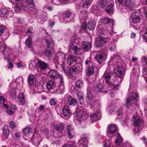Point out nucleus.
I'll return each mask as SVG.
<instances>
[{
	"instance_id": "c03bdc74",
	"label": "nucleus",
	"mask_w": 147,
	"mask_h": 147,
	"mask_svg": "<svg viewBox=\"0 0 147 147\" xmlns=\"http://www.w3.org/2000/svg\"><path fill=\"white\" fill-rule=\"evenodd\" d=\"M34 76L33 75L30 74L28 78V82L29 85H32L34 83Z\"/></svg>"
},
{
	"instance_id": "bb28decb",
	"label": "nucleus",
	"mask_w": 147,
	"mask_h": 147,
	"mask_svg": "<svg viewBox=\"0 0 147 147\" xmlns=\"http://www.w3.org/2000/svg\"><path fill=\"white\" fill-rule=\"evenodd\" d=\"M46 45L48 49L51 48L53 45V41L50 35H47L45 38Z\"/></svg>"
},
{
	"instance_id": "f03ea898",
	"label": "nucleus",
	"mask_w": 147,
	"mask_h": 147,
	"mask_svg": "<svg viewBox=\"0 0 147 147\" xmlns=\"http://www.w3.org/2000/svg\"><path fill=\"white\" fill-rule=\"evenodd\" d=\"M117 132V128L115 124H113L110 125L107 127L106 131L107 136L110 138H111L115 134L117 138V140L115 141L116 145H119L122 141L123 139L121 135Z\"/></svg>"
},
{
	"instance_id": "0eeeda50",
	"label": "nucleus",
	"mask_w": 147,
	"mask_h": 147,
	"mask_svg": "<svg viewBox=\"0 0 147 147\" xmlns=\"http://www.w3.org/2000/svg\"><path fill=\"white\" fill-rule=\"evenodd\" d=\"M42 140V138L39 134L35 133L31 138L30 141L36 146H38Z\"/></svg>"
},
{
	"instance_id": "a878e982",
	"label": "nucleus",
	"mask_w": 147,
	"mask_h": 147,
	"mask_svg": "<svg viewBox=\"0 0 147 147\" xmlns=\"http://www.w3.org/2000/svg\"><path fill=\"white\" fill-rule=\"evenodd\" d=\"M15 9L16 11H28V9L24 5V4L22 3H16V7L15 8Z\"/></svg>"
},
{
	"instance_id": "de8ad7c7",
	"label": "nucleus",
	"mask_w": 147,
	"mask_h": 147,
	"mask_svg": "<svg viewBox=\"0 0 147 147\" xmlns=\"http://www.w3.org/2000/svg\"><path fill=\"white\" fill-rule=\"evenodd\" d=\"M87 16V13L86 11H82L80 14L81 17H80V19L81 20V21L83 20V21L85 22V21H86V18Z\"/></svg>"
},
{
	"instance_id": "7c9ffc66",
	"label": "nucleus",
	"mask_w": 147,
	"mask_h": 147,
	"mask_svg": "<svg viewBox=\"0 0 147 147\" xmlns=\"http://www.w3.org/2000/svg\"><path fill=\"white\" fill-rule=\"evenodd\" d=\"M83 82L80 80H78L76 83V85L74 87V92H76L83 85Z\"/></svg>"
},
{
	"instance_id": "3c124183",
	"label": "nucleus",
	"mask_w": 147,
	"mask_h": 147,
	"mask_svg": "<svg viewBox=\"0 0 147 147\" xmlns=\"http://www.w3.org/2000/svg\"><path fill=\"white\" fill-rule=\"evenodd\" d=\"M91 12L95 15L98 14L99 11L97 6L96 5L93 6L91 9Z\"/></svg>"
},
{
	"instance_id": "0e129e2a",
	"label": "nucleus",
	"mask_w": 147,
	"mask_h": 147,
	"mask_svg": "<svg viewBox=\"0 0 147 147\" xmlns=\"http://www.w3.org/2000/svg\"><path fill=\"white\" fill-rule=\"evenodd\" d=\"M5 30L4 26L1 24L0 25V36H2V34L4 32Z\"/></svg>"
},
{
	"instance_id": "4468645a",
	"label": "nucleus",
	"mask_w": 147,
	"mask_h": 147,
	"mask_svg": "<svg viewBox=\"0 0 147 147\" xmlns=\"http://www.w3.org/2000/svg\"><path fill=\"white\" fill-rule=\"evenodd\" d=\"M23 132L24 134L23 136L25 140H27L32 135V130L31 128L27 127L24 129Z\"/></svg>"
},
{
	"instance_id": "ea45409f",
	"label": "nucleus",
	"mask_w": 147,
	"mask_h": 147,
	"mask_svg": "<svg viewBox=\"0 0 147 147\" xmlns=\"http://www.w3.org/2000/svg\"><path fill=\"white\" fill-rule=\"evenodd\" d=\"M46 86L47 89L50 90L54 88L55 87L56 85L53 81L49 80L47 82Z\"/></svg>"
},
{
	"instance_id": "39448f33",
	"label": "nucleus",
	"mask_w": 147,
	"mask_h": 147,
	"mask_svg": "<svg viewBox=\"0 0 147 147\" xmlns=\"http://www.w3.org/2000/svg\"><path fill=\"white\" fill-rule=\"evenodd\" d=\"M138 94L136 92H132L126 101V107L133 109L132 107L135 105L138 100Z\"/></svg>"
},
{
	"instance_id": "58836bf2",
	"label": "nucleus",
	"mask_w": 147,
	"mask_h": 147,
	"mask_svg": "<svg viewBox=\"0 0 147 147\" xmlns=\"http://www.w3.org/2000/svg\"><path fill=\"white\" fill-rule=\"evenodd\" d=\"M96 24V22L94 21H89L86 25V27L89 30H93L94 29Z\"/></svg>"
},
{
	"instance_id": "f8f14e48",
	"label": "nucleus",
	"mask_w": 147,
	"mask_h": 147,
	"mask_svg": "<svg viewBox=\"0 0 147 147\" xmlns=\"http://www.w3.org/2000/svg\"><path fill=\"white\" fill-rule=\"evenodd\" d=\"M107 39L101 36H98L95 41L96 47H103L106 43Z\"/></svg>"
},
{
	"instance_id": "49530a36",
	"label": "nucleus",
	"mask_w": 147,
	"mask_h": 147,
	"mask_svg": "<svg viewBox=\"0 0 147 147\" xmlns=\"http://www.w3.org/2000/svg\"><path fill=\"white\" fill-rule=\"evenodd\" d=\"M43 14L42 16H41L40 17V18H39L38 20L40 21V23L41 24H42L45 21L47 20V14L46 12H43Z\"/></svg>"
},
{
	"instance_id": "f3484780",
	"label": "nucleus",
	"mask_w": 147,
	"mask_h": 147,
	"mask_svg": "<svg viewBox=\"0 0 147 147\" xmlns=\"http://www.w3.org/2000/svg\"><path fill=\"white\" fill-rule=\"evenodd\" d=\"M11 10L10 9L8 8L1 9L0 10V16L4 17L6 15L8 17H11L12 15Z\"/></svg>"
},
{
	"instance_id": "4be33fe9",
	"label": "nucleus",
	"mask_w": 147,
	"mask_h": 147,
	"mask_svg": "<svg viewBox=\"0 0 147 147\" xmlns=\"http://www.w3.org/2000/svg\"><path fill=\"white\" fill-rule=\"evenodd\" d=\"M63 117H69L71 115V111L69 107L67 105H65L62 109Z\"/></svg>"
},
{
	"instance_id": "dca6fc26",
	"label": "nucleus",
	"mask_w": 147,
	"mask_h": 147,
	"mask_svg": "<svg viewBox=\"0 0 147 147\" xmlns=\"http://www.w3.org/2000/svg\"><path fill=\"white\" fill-rule=\"evenodd\" d=\"M63 18L65 22H69L74 18V14L69 11H64L63 14Z\"/></svg>"
},
{
	"instance_id": "2f4dec72",
	"label": "nucleus",
	"mask_w": 147,
	"mask_h": 147,
	"mask_svg": "<svg viewBox=\"0 0 147 147\" xmlns=\"http://www.w3.org/2000/svg\"><path fill=\"white\" fill-rule=\"evenodd\" d=\"M113 20L109 18L103 17L101 18L99 20V22L105 24H108L113 22Z\"/></svg>"
},
{
	"instance_id": "6e6d98bb",
	"label": "nucleus",
	"mask_w": 147,
	"mask_h": 147,
	"mask_svg": "<svg viewBox=\"0 0 147 147\" xmlns=\"http://www.w3.org/2000/svg\"><path fill=\"white\" fill-rule=\"evenodd\" d=\"M98 4L101 7L103 8L107 5V1H99Z\"/></svg>"
},
{
	"instance_id": "2eb2a0df",
	"label": "nucleus",
	"mask_w": 147,
	"mask_h": 147,
	"mask_svg": "<svg viewBox=\"0 0 147 147\" xmlns=\"http://www.w3.org/2000/svg\"><path fill=\"white\" fill-rule=\"evenodd\" d=\"M47 76L51 79H54L58 78L59 80V77L61 76H62L61 75H60L57 71L52 69H50V71L48 73Z\"/></svg>"
},
{
	"instance_id": "774afa93",
	"label": "nucleus",
	"mask_w": 147,
	"mask_h": 147,
	"mask_svg": "<svg viewBox=\"0 0 147 147\" xmlns=\"http://www.w3.org/2000/svg\"><path fill=\"white\" fill-rule=\"evenodd\" d=\"M144 33L143 36V38L145 41L147 42V28H146L144 30Z\"/></svg>"
},
{
	"instance_id": "c756f323",
	"label": "nucleus",
	"mask_w": 147,
	"mask_h": 147,
	"mask_svg": "<svg viewBox=\"0 0 147 147\" xmlns=\"http://www.w3.org/2000/svg\"><path fill=\"white\" fill-rule=\"evenodd\" d=\"M79 70L78 66H73L69 69V74L72 75H75L78 73Z\"/></svg>"
},
{
	"instance_id": "72a5a7b5",
	"label": "nucleus",
	"mask_w": 147,
	"mask_h": 147,
	"mask_svg": "<svg viewBox=\"0 0 147 147\" xmlns=\"http://www.w3.org/2000/svg\"><path fill=\"white\" fill-rule=\"evenodd\" d=\"M12 135L14 140L18 142L20 138V133L16 131H13L12 132Z\"/></svg>"
},
{
	"instance_id": "aec40b11",
	"label": "nucleus",
	"mask_w": 147,
	"mask_h": 147,
	"mask_svg": "<svg viewBox=\"0 0 147 147\" xmlns=\"http://www.w3.org/2000/svg\"><path fill=\"white\" fill-rule=\"evenodd\" d=\"M132 20L134 23H139L140 21L141 18L139 16V14L137 12L133 13L131 15Z\"/></svg>"
},
{
	"instance_id": "338daca9",
	"label": "nucleus",
	"mask_w": 147,
	"mask_h": 147,
	"mask_svg": "<svg viewBox=\"0 0 147 147\" xmlns=\"http://www.w3.org/2000/svg\"><path fill=\"white\" fill-rule=\"evenodd\" d=\"M61 1H52V3L53 4L52 5H59L62 4L61 3Z\"/></svg>"
},
{
	"instance_id": "a211bd4d",
	"label": "nucleus",
	"mask_w": 147,
	"mask_h": 147,
	"mask_svg": "<svg viewBox=\"0 0 147 147\" xmlns=\"http://www.w3.org/2000/svg\"><path fill=\"white\" fill-rule=\"evenodd\" d=\"M81 139L78 141L79 147H86L88 143V138L86 135L81 137Z\"/></svg>"
},
{
	"instance_id": "864d4df0",
	"label": "nucleus",
	"mask_w": 147,
	"mask_h": 147,
	"mask_svg": "<svg viewBox=\"0 0 147 147\" xmlns=\"http://www.w3.org/2000/svg\"><path fill=\"white\" fill-rule=\"evenodd\" d=\"M3 134L4 136L7 138L9 134V131L7 127H5L3 128Z\"/></svg>"
},
{
	"instance_id": "9b49d317",
	"label": "nucleus",
	"mask_w": 147,
	"mask_h": 147,
	"mask_svg": "<svg viewBox=\"0 0 147 147\" xmlns=\"http://www.w3.org/2000/svg\"><path fill=\"white\" fill-rule=\"evenodd\" d=\"M59 78L60 85L57 88L55 92V93L58 94H63L64 92L65 89L63 77L62 76H61Z\"/></svg>"
},
{
	"instance_id": "7ed1b4c3",
	"label": "nucleus",
	"mask_w": 147,
	"mask_h": 147,
	"mask_svg": "<svg viewBox=\"0 0 147 147\" xmlns=\"http://www.w3.org/2000/svg\"><path fill=\"white\" fill-rule=\"evenodd\" d=\"M117 7L121 13L127 12V8H132L134 5V1H116Z\"/></svg>"
},
{
	"instance_id": "5fc2aeb1",
	"label": "nucleus",
	"mask_w": 147,
	"mask_h": 147,
	"mask_svg": "<svg viewBox=\"0 0 147 147\" xmlns=\"http://www.w3.org/2000/svg\"><path fill=\"white\" fill-rule=\"evenodd\" d=\"M86 97L88 100L91 101V99L94 98V96L92 94L91 91H88Z\"/></svg>"
},
{
	"instance_id": "a19ab883",
	"label": "nucleus",
	"mask_w": 147,
	"mask_h": 147,
	"mask_svg": "<svg viewBox=\"0 0 147 147\" xmlns=\"http://www.w3.org/2000/svg\"><path fill=\"white\" fill-rule=\"evenodd\" d=\"M76 92H77V95L79 99L80 104L82 105L84 102L83 94L82 92L78 91Z\"/></svg>"
},
{
	"instance_id": "bf43d9fd",
	"label": "nucleus",
	"mask_w": 147,
	"mask_h": 147,
	"mask_svg": "<svg viewBox=\"0 0 147 147\" xmlns=\"http://www.w3.org/2000/svg\"><path fill=\"white\" fill-rule=\"evenodd\" d=\"M49 102L51 105L54 106L57 104V100L55 98H52L50 100Z\"/></svg>"
},
{
	"instance_id": "e433bc0d",
	"label": "nucleus",
	"mask_w": 147,
	"mask_h": 147,
	"mask_svg": "<svg viewBox=\"0 0 147 147\" xmlns=\"http://www.w3.org/2000/svg\"><path fill=\"white\" fill-rule=\"evenodd\" d=\"M71 43H72L74 45L76 44L80 45L81 43L82 42V40L79 37H77L76 38H72L70 40Z\"/></svg>"
},
{
	"instance_id": "9d476101",
	"label": "nucleus",
	"mask_w": 147,
	"mask_h": 147,
	"mask_svg": "<svg viewBox=\"0 0 147 147\" xmlns=\"http://www.w3.org/2000/svg\"><path fill=\"white\" fill-rule=\"evenodd\" d=\"M26 8L28 10V11L27 12H30L33 13L36 12V9L34 7L33 1H26Z\"/></svg>"
},
{
	"instance_id": "69168bd1",
	"label": "nucleus",
	"mask_w": 147,
	"mask_h": 147,
	"mask_svg": "<svg viewBox=\"0 0 147 147\" xmlns=\"http://www.w3.org/2000/svg\"><path fill=\"white\" fill-rule=\"evenodd\" d=\"M109 48L111 51H114L116 49L115 44L111 42L109 45Z\"/></svg>"
},
{
	"instance_id": "f257e3e1",
	"label": "nucleus",
	"mask_w": 147,
	"mask_h": 147,
	"mask_svg": "<svg viewBox=\"0 0 147 147\" xmlns=\"http://www.w3.org/2000/svg\"><path fill=\"white\" fill-rule=\"evenodd\" d=\"M114 72L117 76L116 80L114 83L110 80L112 75L111 73L105 74L104 76L105 78L107 84L109 85L113 84L115 86H117L119 85L123 79L125 70L121 66L117 65L114 68Z\"/></svg>"
},
{
	"instance_id": "79ce46f5",
	"label": "nucleus",
	"mask_w": 147,
	"mask_h": 147,
	"mask_svg": "<svg viewBox=\"0 0 147 147\" xmlns=\"http://www.w3.org/2000/svg\"><path fill=\"white\" fill-rule=\"evenodd\" d=\"M10 107L9 109L7 110V113L10 115H12L14 113L17 109L16 106L13 104H10Z\"/></svg>"
},
{
	"instance_id": "a18cd8bd",
	"label": "nucleus",
	"mask_w": 147,
	"mask_h": 147,
	"mask_svg": "<svg viewBox=\"0 0 147 147\" xmlns=\"http://www.w3.org/2000/svg\"><path fill=\"white\" fill-rule=\"evenodd\" d=\"M26 45L27 47L28 48H31L32 47V40L31 37L30 36H28V38L26 40Z\"/></svg>"
},
{
	"instance_id": "603ef678",
	"label": "nucleus",
	"mask_w": 147,
	"mask_h": 147,
	"mask_svg": "<svg viewBox=\"0 0 147 147\" xmlns=\"http://www.w3.org/2000/svg\"><path fill=\"white\" fill-rule=\"evenodd\" d=\"M71 49L76 55L80 53V49L77 46L73 45L71 47Z\"/></svg>"
},
{
	"instance_id": "c85d7f7f",
	"label": "nucleus",
	"mask_w": 147,
	"mask_h": 147,
	"mask_svg": "<svg viewBox=\"0 0 147 147\" xmlns=\"http://www.w3.org/2000/svg\"><path fill=\"white\" fill-rule=\"evenodd\" d=\"M91 42L83 41L82 44V47L85 51H86L89 50L91 46Z\"/></svg>"
},
{
	"instance_id": "20e7f679",
	"label": "nucleus",
	"mask_w": 147,
	"mask_h": 147,
	"mask_svg": "<svg viewBox=\"0 0 147 147\" xmlns=\"http://www.w3.org/2000/svg\"><path fill=\"white\" fill-rule=\"evenodd\" d=\"M132 120L135 126L133 129L134 133L135 135H138L140 133L142 128L143 121L140 116L137 115L133 116Z\"/></svg>"
},
{
	"instance_id": "cd10ccee",
	"label": "nucleus",
	"mask_w": 147,
	"mask_h": 147,
	"mask_svg": "<svg viewBox=\"0 0 147 147\" xmlns=\"http://www.w3.org/2000/svg\"><path fill=\"white\" fill-rule=\"evenodd\" d=\"M37 65L40 69L43 70H45L49 66L48 64L40 60H38Z\"/></svg>"
},
{
	"instance_id": "ddd939ff",
	"label": "nucleus",
	"mask_w": 147,
	"mask_h": 147,
	"mask_svg": "<svg viewBox=\"0 0 147 147\" xmlns=\"http://www.w3.org/2000/svg\"><path fill=\"white\" fill-rule=\"evenodd\" d=\"M0 48L1 50H3V54L4 55V59L8 60L9 58L7 56V55H9V52L11 51L10 48L9 47L7 48L6 45L4 43H3L2 45L1 46Z\"/></svg>"
},
{
	"instance_id": "423d86ee",
	"label": "nucleus",
	"mask_w": 147,
	"mask_h": 147,
	"mask_svg": "<svg viewBox=\"0 0 147 147\" xmlns=\"http://www.w3.org/2000/svg\"><path fill=\"white\" fill-rule=\"evenodd\" d=\"M65 54L62 51L58 52L56 54L55 60H57V63L61 65L63 70L65 71Z\"/></svg>"
},
{
	"instance_id": "393cba45",
	"label": "nucleus",
	"mask_w": 147,
	"mask_h": 147,
	"mask_svg": "<svg viewBox=\"0 0 147 147\" xmlns=\"http://www.w3.org/2000/svg\"><path fill=\"white\" fill-rule=\"evenodd\" d=\"M65 97L67 98V103L69 105L75 106L76 105L77 103L76 100L73 98L71 96H69L66 95L65 96Z\"/></svg>"
},
{
	"instance_id": "680f3d73",
	"label": "nucleus",
	"mask_w": 147,
	"mask_h": 147,
	"mask_svg": "<svg viewBox=\"0 0 147 147\" xmlns=\"http://www.w3.org/2000/svg\"><path fill=\"white\" fill-rule=\"evenodd\" d=\"M143 74L144 78H147V66H146L144 65V66Z\"/></svg>"
},
{
	"instance_id": "c9c22d12",
	"label": "nucleus",
	"mask_w": 147,
	"mask_h": 147,
	"mask_svg": "<svg viewBox=\"0 0 147 147\" xmlns=\"http://www.w3.org/2000/svg\"><path fill=\"white\" fill-rule=\"evenodd\" d=\"M18 99L20 104H24L25 102V97L23 93H21L19 94Z\"/></svg>"
},
{
	"instance_id": "473e14b6",
	"label": "nucleus",
	"mask_w": 147,
	"mask_h": 147,
	"mask_svg": "<svg viewBox=\"0 0 147 147\" xmlns=\"http://www.w3.org/2000/svg\"><path fill=\"white\" fill-rule=\"evenodd\" d=\"M77 57L76 56L70 55L67 58V63L69 65H72L77 61Z\"/></svg>"
},
{
	"instance_id": "09e8293b",
	"label": "nucleus",
	"mask_w": 147,
	"mask_h": 147,
	"mask_svg": "<svg viewBox=\"0 0 147 147\" xmlns=\"http://www.w3.org/2000/svg\"><path fill=\"white\" fill-rule=\"evenodd\" d=\"M113 5L112 4L108 5L105 9L107 12L109 14L112 13L113 11Z\"/></svg>"
},
{
	"instance_id": "052dcab7",
	"label": "nucleus",
	"mask_w": 147,
	"mask_h": 147,
	"mask_svg": "<svg viewBox=\"0 0 147 147\" xmlns=\"http://www.w3.org/2000/svg\"><path fill=\"white\" fill-rule=\"evenodd\" d=\"M82 22H83V23L80 28V32L81 33H82V30L84 31L86 30V28H87L86 27V24L84 23L85 22L84 21H83Z\"/></svg>"
},
{
	"instance_id": "5701e85b",
	"label": "nucleus",
	"mask_w": 147,
	"mask_h": 147,
	"mask_svg": "<svg viewBox=\"0 0 147 147\" xmlns=\"http://www.w3.org/2000/svg\"><path fill=\"white\" fill-rule=\"evenodd\" d=\"M101 117V114L99 111L96 113H94L90 115V119L92 122H95L99 120Z\"/></svg>"
},
{
	"instance_id": "8fccbe9b",
	"label": "nucleus",
	"mask_w": 147,
	"mask_h": 147,
	"mask_svg": "<svg viewBox=\"0 0 147 147\" xmlns=\"http://www.w3.org/2000/svg\"><path fill=\"white\" fill-rule=\"evenodd\" d=\"M92 3L91 1H83L82 7L83 8H87Z\"/></svg>"
},
{
	"instance_id": "37998d69",
	"label": "nucleus",
	"mask_w": 147,
	"mask_h": 147,
	"mask_svg": "<svg viewBox=\"0 0 147 147\" xmlns=\"http://www.w3.org/2000/svg\"><path fill=\"white\" fill-rule=\"evenodd\" d=\"M63 124L61 123H58L54 125V128L57 131H59L60 132L63 129Z\"/></svg>"
},
{
	"instance_id": "b1692460",
	"label": "nucleus",
	"mask_w": 147,
	"mask_h": 147,
	"mask_svg": "<svg viewBox=\"0 0 147 147\" xmlns=\"http://www.w3.org/2000/svg\"><path fill=\"white\" fill-rule=\"evenodd\" d=\"M39 110L38 111H36L35 113V115L36 117H40L42 115L45 109V106L44 105H41L37 108Z\"/></svg>"
},
{
	"instance_id": "6e6552de",
	"label": "nucleus",
	"mask_w": 147,
	"mask_h": 147,
	"mask_svg": "<svg viewBox=\"0 0 147 147\" xmlns=\"http://www.w3.org/2000/svg\"><path fill=\"white\" fill-rule=\"evenodd\" d=\"M76 115L77 120L79 122L86 120L88 117L87 112L82 110H80L78 112Z\"/></svg>"
},
{
	"instance_id": "f704fd0d",
	"label": "nucleus",
	"mask_w": 147,
	"mask_h": 147,
	"mask_svg": "<svg viewBox=\"0 0 147 147\" xmlns=\"http://www.w3.org/2000/svg\"><path fill=\"white\" fill-rule=\"evenodd\" d=\"M86 73L87 75L88 76L93 74L94 73V66L92 65L88 66L87 67Z\"/></svg>"
},
{
	"instance_id": "4c0bfd02",
	"label": "nucleus",
	"mask_w": 147,
	"mask_h": 147,
	"mask_svg": "<svg viewBox=\"0 0 147 147\" xmlns=\"http://www.w3.org/2000/svg\"><path fill=\"white\" fill-rule=\"evenodd\" d=\"M102 85L100 83L97 84L94 88V90L97 92H101L103 90Z\"/></svg>"
},
{
	"instance_id": "13d9d810",
	"label": "nucleus",
	"mask_w": 147,
	"mask_h": 147,
	"mask_svg": "<svg viewBox=\"0 0 147 147\" xmlns=\"http://www.w3.org/2000/svg\"><path fill=\"white\" fill-rule=\"evenodd\" d=\"M45 56L49 59L51 58L52 56L51 52L47 48L46 49L45 52Z\"/></svg>"
},
{
	"instance_id": "e2e57ef3",
	"label": "nucleus",
	"mask_w": 147,
	"mask_h": 147,
	"mask_svg": "<svg viewBox=\"0 0 147 147\" xmlns=\"http://www.w3.org/2000/svg\"><path fill=\"white\" fill-rule=\"evenodd\" d=\"M122 109L121 108L119 109L117 111V114L119 117V118L121 119L122 115Z\"/></svg>"
},
{
	"instance_id": "4d7b16f0",
	"label": "nucleus",
	"mask_w": 147,
	"mask_h": 147,
	"mask_svg": "<svg viewBox=\"0 0 147 147\" xmlns=\"http://www.w3.org/2000/svg\"><path fill=\"white\" fill-rule=\"evenodd\" d=\"M90 102V105L91 107H96L98 106H99L100 105L99 102L98 101L91 100Z\"/></svg>"
},
{
	"instance_id": "6ab92c4d",
	"label": "nucleus",
	"mask_w": 147,
	"mask_h": 147,
	"mask_svg": "<svg viewBox=\"0 0 147 147\" xmlns=\"http://www.w3.org/2000/svg\"><path fill=\"white\" fill-rule=\"evenodd\" d=\"M67 134L68 137L70 139L72 138L75 135L74 129L73 127L70 125H68L67 127Z\"/></svg>"
},
{
	"instance_id": "412c9836",
	"label": "nucleus",
	"mask_w": 147,
	"mask_h": 147,
	"mask_svg": "<svg viewBox=\"0 0 147 147\" xmlns=\"http://www.w3.org/2000/svg\"><path fill=\"white\" fill-rule=\"evenodd\" d=\"M117 103L115 101H113L109 106L107 111L109 114H111L116 110Z\"/></svg>"
},
{
	"instance_id": "1a4fd4ad",
	"label": "nucleus",
	"mask_w": 147,
	"mask_h": 147,
	"mask_svg": "<svg viewBox=\"0 0 147 147\" xmlns=\"http://www.w3.org/2000/svg\"><path fill=\"white\" fill-rule=\"evenodd\" d=\"M95 58L99 64H102L106 59L105 53L102 51H98Z\"/></svg>"
}]
</instances>
